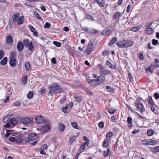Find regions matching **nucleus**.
I'll return each mask as SVG.
<instances>
[{
    "label": "nucleus",
    "instance_id": "f257e3e1",
    "mask_svg": "<svg viewBox=\"0 0 159 159\" xmlns=\"http://www.w3.org/2000/svg\"><path fill=\"white\" fill-rule=\"evenodd\" d=\"M48 89L50 90L48 94L51 95H53L57 93V91L59 93L64 92V89L59 85L56 83H53L50 85H48Z\"/></svg>",
    "mask_w": 159,
    "mask_h": 159
},
{
    "label": "nucleus",
    "instance_id": "f03ea898",
    "mask_svg": "<svg viewBox=\"0 0 159 159\" xmlns=\"http://www.w3.org/2000/svg\"><path fill=\"white\" fill-rule=\"evenodd\" d=\"M12 137H10L9 141L10 142H16L17 143L25 144L26 143L27 140L26 139H24V137L20 133H15L12 134Z\"/></svg>",
    "mask_w": 159,
    "mask_h": 159
},
{
    "label": "nucleus",
    "instance_id": "7ed1b4c3",
    "mask_svg": "<svg viewBox=\"0 0 159 159\" xmlns=\"http://www.w3.org/2000/svg\"><path fill=\"white\" fill-rule=\"evenodd\" d=\"M20 13L17 12L15 13L12 16L13 22L16 24L20 25L22 24L24 21V17L23 16L20 17Z\"/></svg>",
    "mask_w": 159,
    "mask_h": 159
},
{
    "label": "nucleus",
    "instance_id": "20e7f679",
    "mask_svg": "<svg viewBox=\"0 0 159 159\" xmlns=\"http://www.w3.org/2000/svg\"><path fill=\"white\" fill-rule=\"evenodd\" d=\"M44 123L45 125L43 126L41 128V130L43 132H47L50 130L51 128L49 125L50 124V121L49 120H45Z\"/></svg>",
    "mask_w": 159,
    "mask_h": 159
},
{
    "label": "nucleus",
    "instance_id": "39448f33",
    "mask_svg": "<svg viewBox=\"0 0 159 159\" xmlns=\"http://www.w3.org/2000/svg\"><path fill=\"white\" fill-rule=\"evenodd\" d=\"M36 134L34 133H31L29 134L28 136V139L26 137H24V139H25L27 140V142H26V143H29L30 141H33L36 139Z\"/></svg>",
    "mask_w": 159,
    "mask_h": 159
},
{
    "label": "nucleus",
    "instance_id": "423d86ee",
    "mask_svg": "<svg viewBox=\"0 0 159 159\" xmlns=\"http://www.w3.org/2000/svg\"><path fill=\"white\" fill-rule=\"evenodd\" d=\"M93 47V44L92 42H89L87 48L84 51V53L87 55L89 54L92 52V49Z\"/></svg>",
    "mask_w": 159,
    "mask_h": 159
},
{
    "label": "nucleus",
    "instance_id": "0eeeda50",
    "mask_svg": "<svg viewBox=\"0 0 159 159\" xmlns=\"http://www.w3.org/2000/svg\"><path fill=\"white\" fill-rule=\"evenodd\" d=\"M107 138L103 142L102 146L104 147H107L109 144V132L107 133L106 135Z\"/></svg>",
    "mask_w": 159,
    "mask_h": 159
},
{
    "label": "nucleus",
    "instance_id": "6e6552de",
    "mask_svg": "<svg viewBox=\"0 0 159 159\" xmlns=\"http://www.w3.org/2000/svg\"><path fill=\"white\" fill-rule=\"evenodd\" d=\"M84 31L87 33H89L91 34H96L97 33V31L96 29H92L88 27H85L84 29Z\"/></svg>",
    "mask_w": 159,
    "mask_h": 159
},
{
    "label": "nucleus",
    "instance_id": "1a4fd4ad",
    "mask_svg": "<svg viewBox=\"0 0 159 159\" xmlns=\"http://www.w3.org/2000/svg\"><path fill=\"white\" fill-rule=\"evenodd\" d=\"M36 122L38 124H41L43 122H44V118L43 116H37L35 118Z\"/></svg>",
    "mask_w": 159,
    "mask_h": 159
},
{
    "label": "nucleus",
    "instance_id": "9d476101",
    "mask_svg": "<svg viewBox=\"0 0 159 159\" xmlns=\"http://www.w3.org/2000/svg\"><path fill=\"white\" fill-rule=\"evenodd\" d=\"M20 122L24 125H27L31 122V119L30 117H26L24 118H21Z\"/></svg>",
    "mask_w": 159,
    "mask_h": 159
},
{
    "label": "nucleus",
    "instance_id": "9b49d317",
    "mask_svg": "<svg viewBox=\"0 0 159 159\" xmlns=\"http://www.w3.org/2000/svg\"><path fill=\"white\" fill-rule=\"evenodd\" d=\"M136 107L138 110L141 112L145 111V109L143 106L139 102L136 103L135 104Z\"/></svg>",
    "mask_w": 159,
    "mask_h": 159
},
{
    "label": "nucleus",
    "instance_id": "f8f14e48",
    "mask_svg": "<svg viewBox=\"0 0 159 159\" xmlns=\"http://www.w3.org/2000/svg\"><path fill=\"white\" fill-rule=\"evenodd\" d=\"M86 82H88L89 84L92 86H96L98 85V84L97 83V81H96V79L95 80H91L86 79Z\"/></svg>",
    "mask_w": 159,
    "mask_h": 159
},
{
    "label": "nucleus",
    "instance_id": "ddd939ff",
    "mask_svg": "<svg viewBox=\"0 0 159 159\" xmlns=\"http://www.w3.org/2000/svg\"><path fill=\"white\" fill-rule=\"evenodd\" d=\"M17 48L19 52H21L23 50L24 46L22 42L19 41L17 43Z\"/></svg>",
    "mask_w": 159,
    "mask_h": 159
},
{
    "label": "nucleus",
    "instance_id": "4468645a",
    "mask_svg": "<svg viewBox=\"0 0 159 159\" xmlns=\"http://www.w3.org/2000/svg\"><path fill=\"white\" fill-rule=\"evenodd\" d=\"M10 65L12 67H15L16 65V59L14 57H10L9 62Z\"/></svg>",
    "mask_w": 159,
    "mask_h": 159
},
{
    "label": "nucleus",
    "instance_id": "2eb2a0df",
    "mask_svg": "<svg viewBox=\"0 0 159 159\" xmlns=\"http://www.w3.org/2000/svg\"><path fill=\"white\" fill-rule=\"evenodd\" d=\"M6 41L7 44L10 45L13 42V39L11 36L8 35L6 37Z\"/></svg>",
    "mask_w": 159,
    "mask_h": 159
},
{
    "label": "nucleus",
    "instance_id": "dca6fc26",
    "mask_svg": "<svg viewBox=\"0 0 159 159\" xmlns=\"http://www.w3.org/2000/svg\"><path fill=\"white\" fill-rule=\"evenodd\" d=\"M124 46L125 48H128L132 46L133 44V42L130 40H124Z\"/></svg>",
    "mask_w": 159,
    "mask_h": 159
},
{
    "label": "nucleus",
    "instance_id": "f3484780",
    "mask_svg": "<svg viewBox=\"0 0 159 159\" xmlns=\"http://www.w3.org/2000/svg\"><path fill=\"white\" fill-rule=\"evenodd\" d=\"M9 121L10 124L12 125H15L18 124V121L16 118H14L10 119Z\"/></svg>",
    "mask_w": 159,
    "mask_h": 159
},
{
    "label": "nucleus",
    "instance_id": "a211bd4d",
    "mask_svg": "<svg viewBox=\"0 0 159 159\" xmlns=\"http://www.w3.org/2000/svg\"><path fill=\"white\" fill-rule=\"evenodd\" d=\"M75 99L76 101L78 102H80L82 100V97L80 93H77L75 94Z\"/></svg>",
    "mask_w": 159,
    "mask_h": 159
},
{
    "label": "nucleus",
    "instance_id": "6ab92c4d",
    "mask_svg": "<svg viewBox=\"0 0 159 159\" xmlns=\"http://www.w3.org/2000/svg\"><path fill=\"white\" fill-rule=\"evenodd\" d=\"M124 42V40H122L117 42L116 44L119 48H125L124 46V44H125Z\"/></svg>",
    "mask_w": 159,
    "mask_h": 159
},
{
    "label": "nucleus",
    "instance_id": "aec40b11",
    "mask_svg": "<svg viewBox=\"0 0 159 159\" xmlns=\"http://www.w3.org/2000/svg\"><path fill=\"white\" fill-rule=\"evenodd\" d=\"M132 118L131 117H128L127 118V122L129 125L128 126V127L131 128L133 127L132 125Z\"/></svg>",
    "mask_w": 159,
    "mask_h": 159
},
{
    "label": "nucleus",
    "instance_id": "412c9836",
    "mask_svg": "<svg viewBox=\"0 0 159 159\" xmlns=\"http://www.w3.org/2000/svg\"><path fill=\"white\" fill-rule=\"evenodd\" d=\"M34 47V43H32V42H30V44L28 45V46H26V47L28 48V50L30 51H32Z\"/></svg>",
    "mask_w": 159,
    "mask_h": 159
},
{
    "label": "nucleus",
    "instance_id": "4be33fe9",
    "mask_svg": "<svg viewBox=\"0 0 159 159\" xmlns=\"http://www.w3.org/2000/svg\"><path fill=\"white\" fill-rule=\"evenodd\" d=\"M96 79V81L98 82H103L105 80V78L102 75H100Z\"/></svg>",
    "mask_w": 159,
    "mask_h": 159
},
{
    "label": "nucleus",
    "instance_id": "5701e85b",
    "mask_svg": "<svg viewBox=\"0 0 159 159\" xmlns=\"http://www.w3.org/2000/svg\"><path fill=\"white\" fill-rule=\"evenodd\" d=\"M100 7H103L104 6L105 3L103 0H95Z\"/></svg>",
    "mask_w": 159,
    "mask_h": 159
},
{
    "label": "nucleus",
    "instance_id": "b1692460",
    "mask_svg": "<svg viewBox=\"0 0 159 159\" xmlns=\"http://www.w3.org/2000/svg\"><path fill=\"white\" fill-rule=\"evenodd\" d=\"M59 131H63L65 127V125L62 123H60L59 124Z\"/></svg>",
    "mask_w": 159,
    "mask_h": 159
},
{
    "label": "nucleus",
    "instance_id": "393cba45",
    "mask_svg": "<svg viewBox=\"0 0 159 159\" xmlns=\"http://www.w3.org/2000/svg\"><path fill=\"white\" fill-rule=\"evenodd\" d=\"M102 34L103 35H108L109 34V29L108 28L105 29L102 31Z\"/></svg>",
    "mask_w": 159,
    "mask_h": 159
},
{
    "label": "nucleus",
    "instance_id": "a878e982",
    "mask_svg": "<svg viewBox=\"0 0 159 159\" xmlns=\"http://www.w3.org/2000/svg\"><path fill=\"white\" fill-rule=\"evenodd\" d=\"M77 138V137L75 135L72 136L70 138L69 141L70 144H71L73 143L75 141Z\"/></svg>",
    "mask_w": 159,
    "mask_h": 159
},
{
    "label": "nucleus",
    "instance_id": "bb28decb",
    "mask_svg": "<svg viewBox=\"0 0 159 159\" xmlns=\"http://www.w3.org/2000/svg\"><path fill=\"white\" fill-rule=\"evenodd\" d=\"M85 19H89L90 20L93 21L94 20L92 16L88 13L85 14Z\"/></svg>",
    "mask_w": 159,
    "mask_h": 159
},
{
    "label": "nucleus",
    "instance_id": "cd10ccee",
    "mask_svg": "<svg viewBox=\"0 0 159 159\" xmlns=\"http://www.w3.org/2000/svg\"><path fill=\"white\" fill-rule=\"evenodd\" d=\"M25 67L26 71H29L30 68V64L29 61H27L25 63Z\"/></svg>",
    "mask_w": 159,
    "mask_h": 159
},
{
    "label": "nucleus",
    "instance_id": "c85d7f7f",
    "mask_svg": "<svg viewBox=\"0 0 159 159\" xmlns=\"http://www.w3.org/2000/svg\"><path fill=\"white\" fill-rule=\"evenodd\" d=\"M122 15V13H120L119 12H115L113 14V17L115 18H117Z\"/></svg>",
    "mask_w": 159,
    "mask_h": 159
},
{
    "label": "nucleus",
    "instance_id": "c756f323",
    "mask_svg": "<svg viewBox=\"0 0 159 159\" xmlns=\"http://www.w3.org/2000/svg\"><path fill=\"white\" fill-rule=\"evenodd\" d=\"M23 44H24L25 46L26 47V46H28V45L30 44V42L28 39H25L23 40Z\"/></svg>",
    "mask_w": 159,
    "mask_h": 159
},
{
    "label": "nucleus",
    "instance_id": "7c9ffc66",
    "mask_svg": "<svg viewBox=\"0 0 159 159\" xmlns=\"http://www.w3.org/2000/svg\"><path fill=\"white\" fill-rule=\"evenodd\" d=\"M7 57H4L3 59L1 60L0 62V64L2 65H4L6 64L7 63Z\"/></svg>",
    "mask_w": 159,
    "mask_h": 159
},
{
    "label": "nucleus",
    "instance_id": "2f4dec72",
    "mask_svg": "<svg viewBox=\"0 0 159 159\" xmlns=\"http://www.w3.org/2000/svg\"><path fill=\"white\" fill-rule=\"evenodd\" d=\"M117 118L116 115H113L111 118V120L113 122H116L117 121Z\"/></svg>",
    "mask_w": 159,
    "mask_h": 159
},
{
    "label": "nucleus",
    "instance_id": "473e14b6",
    "mask_svg": "<svg viewBox=\"0 0 159 159\" xmlns=\"http://www.w3.org/2000/svg\"><path fill=\"white\" fill-rule=\"evenodd\" d=\"M146 33L148 34H151L153 32V30L151 28H147L145 30Z\"/></svg>",
    "mask_w": 159,
    "mask_h": 159
},
{
    "label": "nucleus",
    "instance_id": "72a5a7b5",
    "mask_svg": "<svg viewBox=\"0 0 159 159\" xmlns=\"http://www.w3.org/2000/svg\"><path fill=\"white\" fill-rule=\"evenodd\" d=\"M27 75H25L21 79V82L24 85H25L26 82L27 80Z\"/></svg>",
    "mask_w": 159,
    "mask_h": 159
},
{
    "label": "nucleus",
    "instance_id": "f704fd0d",
    "mask_svg": "<svg viewBox=\"0 0 159 159\" xmlns=\"http://www.w3.org/2000/svg\"><path fill=\"white\" fill-rule=\"evenodd\" d=\"M117 40V38L114 37L110 41V45H112L116 42Z\"/></svg>",
    "mask_w": 159,
    "mask_h": 159
},
{
    "label": "nucleus",
    "instance_id": "c9c22d12",
    "mask_svg": "<svg viewBox=\"0 0 159 159\" xmlns=\"http://www.w3.org/2000/svg\"><path fill=\"white\" fill-rule=\"evenodd\" d=\"M33 96V91H30L29 92L27 96V98L28 99L31 98Z\"/></svg>",
    "mask_w": 159,
    "mask_h": 159
},
{
    "label": "nucleus",
    "instance_id": "e433bc0d",
    "mask_svg": "<svg viewBox=\"0 0 159 159\" xmlns=\"http://www.w3.org/2000/svg\"><path fill=\"white\" fill-rule=\"evenodd\" d=\"M148 103L152 106H153L154 104V102L152 99L151 96H150L148 100Z\"/></svg>",
    "mask_w": 159,
    "mask_h": 159
},
{
    "label": "nucleus",
    "instance_id": "4c0bfd02",
    "mask_svg": "<svg viewBox=\"0 0 159 159\" xmlns=\"http://www.w3.org/2000/svg\"><path fill=\"white\" fill-rule=\"evenodd\" d=\"M154 131L152 129H150L147 131V134L149 136H152L153 134Z\"/></svg>",
    "mask_w": 159,
    "mask_h": 159
},
{
    "label": "nucleus",
    "instance_id": "58836bf2",
    "mask_svg": "<svg viewBox=\"0 0 159 159\" xmlns=\"http://www.w3.org/2000/svg\"><path fill=\"white\" fill-rule=\"evenodd\" d=\"M34 14L35 17L38 19L39 20H41V17L39 15L38 13L36 11H34Z\"/></svg>",
    "mask_w": 159,
    "mask_h": 159
},
{
    "label": "nucleus",
    "instance_id": "ea45409f",
    "mask_svg": "<svg viewBox=\"0 0 159 159\" xmlns=\"http://www.w3.org/2000/svg\"><path fill=\"white\" fill-rule=\"evenodd\" d=\"M5 53L3 50H0V60H1L4 56Z\"/></svg>",
    "mask_w": 159,
    "mask_h": 159
},
{
    "label": "nucleus",
    "instance_id": "a19ab883",
    "mask_svg": "<svg viewBox=\"0 0 159 159\" xmlns=\"http://www.w3.org/2000/svg\"><path fill=\"white\" fill-rule=\"evenodd\" d=\"M53 44L57 47H60L61 46V43L58 42L56 41H53Z\"/></svg>",
    "mask_w": 159,
    "mask_h": 159
},
{
    "label": "nucleus",
    "instance_id": "79ce46f5",
    "mask_svg": "<svg viewBox=\"0 0 159 159\" xmlns=\"http://www.w3.org/2000/svg\"><path fill=\"white\" fill-rule=\"evenodd\" d=\"M148 143H149V145H153L156 141L151 140L148 139Z\"/></svg>",
    "mask_w": 159,
    "mask_h": 159
},
{
    "label": "nucleus",
    "instance_id": "37998d69",
    "mask_svg": "<svg viewBox=\"0 0 159 159\" xmlns=\"http://www.w3.org/2000/svg\"><path fill=\"white\" fill-rule=\"evenodd\" d=\"M99 70V71L101 72V71L103 70H104V67L102 66V65L101 64H99L97 66Z\"/></svg>",
    "mask_w": 159,
    "mask_h": 159
},
{
    "label": "nucleus",
    "instance_id": "c03bdc74",
    "mask_svg": "<svg viewBox=\"0 0 159 159\" xmlns=\"http://www.w3.org/2000/svg\"><path fill=\"white\" fill-rule=\"evenodd\" d=\"M68 108L67 107H63L62 108V111L63 112H64L65 113H67L68 112V111L67 110Z\"/></svg>",
    "mask_w": 159,
    "mask_h": 159
},
{
    "label": "nucleus",
    "instance_id": "a18cd8bd",
    "mask_svg": "<svg viewBox=\"0 0 159 159\" xmlns=\"http://www.w3.org/2000/svg\"><path fill=\"white\" fill-rule=\"evenodd\" d=\"M116 110L111 108L110 109V114H113L116 112Z\"/></svg>",
    "mask_w": 159,
    "mask_h": 159
},
{
    "label": "nucleus",
    "instance_id": "49530a36",
    "mask_svg": "<svg viewBox=\"0 0 159 159\" xmlns=\"http://www.w3.org/2000/svg\"><path fill=\"white\" fill-rule=\"evenodd\" d=\"M109 54V52L108 51H104L102 52V55L104 56H108Z\"/></svg>",
    "mask_w": 159,
    "mask_h": 159
},
{
    "label": "nucleus",
    "instance_id": "de8ad7c7",
    "mask_svg": "<svg viewBox=\"0 0 159 159\" xmlns=\"http://www.w3.org/2000/svg\"><path fill=\"white\" fill-rule=\"evenodd\" d=\"M109 149L108 148L107 152L105 151H104L103 152V154L104 155L105 157H107L108 156V155L109 154Z\"/></svg>",
    "mask_w": 159,
    "mask_h": 159
},
{
    "label": "nucleus",
    "instance_id": "09e8293b",
    "mask_svg": "<svg viewBox=\"0 0 159 159\" xmlns=\"http://www.w3.org/2000/svg\"><path fill=\"white\" fill-rule=\"evenodd\" d=\"M51 26L50 24L48 22H46L44 26V28H49Z\"/></svg>",
    "mask_w": 159,
    "mask_h": 159
},
{
    "label": "nucleus",
    "instance_id": "8fccbe9b",
    "mask_svg": "<svg viewBox=\"0 0 159 159\" xmlns=\"http://www.w3.org/2000/svg\"><path fill=\"white\" fill-rule=\"evenodd\" d=\"M152 43L154 45H156L158 43V41L157 40L153 39L152 40Z\"/></svg>",
    "mask_w": 159,
    "mask_h": 159
},
{
    "label": "nucleus",
    "instance_id": "3c124183",
    "mask_svg": "<svg viewBox=\"0 0 159 159\" xmlns=\"http://www.w3.org/2000/svg\"><path fill=\"white\" fill-rule=\"evenodd\" d=\"M72 126L74 128L77 129L78 124L76 122H72L71 123Z\"/></svg>",
    "mask_w": 159,
    "mask_h": 159
},
{
    "label": "nucleus",
    "instance_id": "603ef678",
    "mask_svg": "<svg viewBox=\"0 0 159 159\" xmlns=\"http://www.w3.org/2000/svg\"><path fill=\"white\" fill-rule=\"evenodd\" d=\"M11 131H8L7 132L6 134L5 135V138L7 139V138L8 136H9L10 135L12 134L11 133Z\"/></svg>",
    "mask_w": 159,
    "mask_h": 159
},
{
    "label": "nucleus",
    "instance_id": "864d4df0",
    "mask_svg": "<svg viewBox=\"0 0 159 159\" xmlns=\"http://www.w3.org/2000/svg\"><path fill=\"white\" fill-rule=\"evenodd\" d=\"M107 70L105 69V68H104L103 70L101 71L100 73L102 75L106 74L107 73Z\"/></svg>",
    "mask_w": 159,
    "mask_h": 159
},
{
    "label": "nucleus",
    "instance_id": "5fc2aeb1",
    "mask_svg": "<svg viewBox=\"0 0 159 159\" xmlns=\"http://www.w3.org/2000/svg\"><path fill=\"white\" fill-rule=\"evenodd\" d=\"M16 56V53L14 51H11V52L10 54V57L12 58L13 57H14V58Z\"/></svg>",
    "mask_w": 159,
    "mask_h": 159
},
{
    "label": "nucleus",
    "instance_id": "6e6d98bb",
    "mask_svg": "<svg viewBox=\"0 0 159 159\" xmlns=\"http://www.w3.org/2000/svg\"><path fill=\"white\" fill-rule=\"evenodd\" d=\"M47 148V145L46 144H43L41 147L40 149L43 150H45Z\"/></svg>",
    "mask_w": 159,
    "mask_h": 159
},
{
    "label": "nucleus",
    "instance_id": "4d7b16f0",
    "mask_svg": "<svg viewBox=\"0 0 159 159\" xmlns=\"http://www.w3.org/2000/svg\"><path fill=\"white\" fill-rule=\"evenodd\" d=\"M51 62L54 64H55L57 63V61L56 58L54 57H53L51 59Z\"/></svg>",
    "mask_w": 159,
    "mask_h": 159
},
{
    "label": "nucleus",
    "instance_id": "13d9d810",
    "mask_svg": "<svg viewBox=\"0 0 159 159\" xmlns=\"http://www.w3.org/2000/svg\"><path fill=\"white\" fill-rule=\"evenodd\" d=\"M98 125L99 127L100 128H103L104 126V123L102 122H99Z\"/></svg>",
    "mask_w": 159,
    "mask_h": 159
},
{
    "label": "nucleus",
    "instance_id": "bf43d9fd",
    "mask_svg": "<svg viewBox=\"0 0 159 159\" xmlns=\"http://www.w3.org/2000/svg\"><path fill=\"white\" fill-rule=\"evenodd\" d=\"M21 105L20 102H16L14 103V105L16 107H19Z\"/></svg>",
    "mask_w": 159,
    "mask_h": 159
},
{
    "label": "nucleus",
    "instance_id": "052dcab7",
    "mask_svg": "<svg viewBox=\"0 0 159 159\" xmlns=\"http://www.w3.org/2000/svg\"><path fill=\"white\" fill-rule=\"evenodd\" d=\"M132 6L130 4L128 5L127 9H126V11L127 12H129L130 11V8H131Z\"/></svg>",
    "mask_w": 159,
    "mask_h": 159
},
{
    "label": "nucleus",
    "instance_id": "680f3d73",
    "mask_svg": "<svg viewBox=\"0 0 159 159\" xmlns=\"http://www.w3.org/2000/svg\"><path fill=\"white\" fill-rule=\"evenodd\" d=\"M110 68L111 69L115 70L116 69V66L114 65H112L110 63Z\"/></svg>",
    "mask_w": 159,
    "mask_h": 159
},
{
    "label": "nucleus",
    "instance_id": "e2e57ef3",
    "mask_svg": "<svg viewBox=\"0 0 159 159\" xmlns=\"http://www.w3.org/2000/svg\"><path fill=\"white\" fill-rule=\"evenodd\" d=\"M139 58L141 60H143L144 59V57L142 53H140L139 54Z\"/></svg>",
    "mask_w": 159,
    "mask_h": 159
},
{
    "label": "nucleus",
    "instance_id": "0e129e2a",
    "mask_svg": "<svg viewBox=\"0 0 159 159\" xmlns=\"http://www.w3.org/2000/svg\"><path fill=\"white\" fill-rule=\"evenodd\" d=\"M85 148V146L83 144H82L80 146L79 150H83Z\"/></svg>",
    "mask_w": 159,
    "mask_h": 159
},
{
    "label": "nucleus",
    "instance_id": "69168bd1",
    "mask_svg": "<svg viewBox=\"0 0 159 159\" xmlns=\"http://www.w3.org/2000/svg\"><path fill=\"white\" fill-rule=\"evenodd\" d=\"M148 140H143V143L145 145H148L149 143H148Z\"/></svg>",
    "mask_w": 159,
    "mask_h": 159
},
{
    "label": "nucleus",
    "instance_id": "338daca9",
    "mask_svg": "<svg viewBox=\"0 0 159 159\" xmlns=\"http://www.w3.org/2000/svg\"><path fill=\"white\" fill-rule=\"evenodd\" d=\"M66 101V98H62L60 100V102L61 104L63 103Z\"/></svg>",
    "mask_w": 159,
    "mask_h": 159
},
{
    "label": "nucleus",
    "instance_id": "774afa93",
    "mask_svg": "<svg viewBox=\"0 0 159 159\" xmlns=\"http://www.w3.org/2000/svg\"><path fill=\"white\" fill-rule=\"evenodd\" d=\"M154 152H159V146H157L154 148Z\"/></svg>",
    "mask_w": 159,
    "mask_h": 159
}]
</instances>
